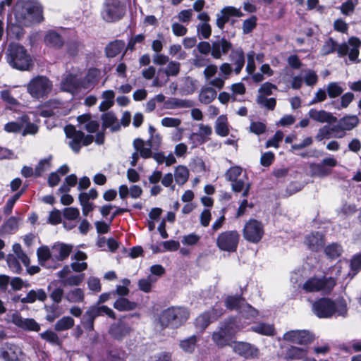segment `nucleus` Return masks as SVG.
<instances>
[{
	"label": "nucleus",
	"instance_id": "nucleus-1",
	"mask_svg": "<svg viewBox=\"0 0 361 361\" xmlns=\"http://www.w3.org/2000/svg\"><path fill=\"white\" fill-rule=\"evenodd\" d=\"M312 310L319 318H330L333 316L345 317L348 307L343 298L333 300L328 298H320L313 302Z\"/></svg>",
	"mask_w": 361,
	"mask_h": 361
},
{
	"label": "nucleus",
	"instance_id": "nucleus-2",
	"mask_svg": "<svg viewBox=\"0 0 361 361\" xmlns=\"http://www.w3.org/2000/svg\"><path fill=\"white\" fill-rule=\"evenodd\" d=\"M15 16L18 23L25 26L43 21V6L37 0L25 1L20 9H18Z\"/></svg>",
	"mask_w": 361,
	"mask_h": 361
},
{
	"label": "nucleus",
	"instance_id": "nucleus-3",
	"mask_svg": "<svg viewBox=\"0 0 361 361\" xmlns=\"http://www.w3.org/2000/svg\"><path fill=\"white\" fill-rule=\"evenodd\" d=\"M6 59L11 66L20 71H27L32 65L30 55L23 46L17 43L8 46Z\"/></svg>",
	"mask_w": 361,
	"mask_h": 361
},
{
	"label": "nucleus",
	"instance_id": "nucleus-4",
	"mask_svg": "<svg viewBox=\"0 0 361 361\" xmlns=\"http://www.w3.org/2000/svg\"><path fill=\"white\" fill-rule=\"evenodd\" d=\"M189 318L186 308L172 307L164 310L159 315V322L162 328H178Z\"/></svg>",
	"mask_w": 361,
	"mask_h": 361
},
{
	"label": "nucleus",
	"instance_id": "nucleus-5",
	"mask_svg": "<svg viewBox=\"0 0 361 361\" xmlns=\"http://www.w3.org/2000/svg\"><path fill=\"white\" fill-rule=\"evenodd\" d=\"M336 284V279L329 276H312L306 280L302 286V289L306 293L319 292L329 294Z\"/></svg>",
	"mask_w": 361,
	"mask_h": 361
},
{
	"label": "nucleus",
	"instance_id": "nucleus-6",
	"mask_svg": "<svg viewBox=\"0 0 361 361\" xmlns=\"http://www.w3.org/2000/svg\"><path fill=\"white\" fill-rule=\"evenodd\" d=\"M126 13V5L121 0H104L101 16L107 23L120 20Z\"/></svg>",
	"mask_w": 361,
	"mask_h": 361
},
{
	"label": "nucleus",
	"instance_id": "nucleus-7",
	"mask_svg": "<svg viewBox=\"0 0 361 361\" xmlns=\"http://www.w3.org/2000/svg\"><path fill=\"white\" fill-rule=\"evenodd\" d=\"M64 130L66 137L70 139L68 145L75 153L80 152L82 145L87 146L94 140L93 135H85L83 132L76 130L73 126H67Z\"/></svg>",
	"mask_w": 361,
	"mask_h": 361
},
{
	"label": "nucleus",
	"instance_id": "nucleus-8",
	"mask_svg": "<svg viewBox=\"0 0 361 361\" xmlns=\"http://www.w3.org/2000/svg\"><path fill=\"white\" fill-rule=\"evenodd\" d=\"M52 82L45 76H37L27 85V92L34 98L47 96L52 90Z\"/></svg>",
	"mask_w": 361,
	"mask_h": 361
},
{
	"label": "nucleus",
	"instance_id": "nucleus-9",
	"mask_svg": "<svg viewBox=\"0 0 361 361\" xmlns=\"http://www.w3.org/2000/svg\"><path fill=\"white\" fill-rule=\"evenodd\" d=\"M240 235L236 231H226L221 233L216 244L219 250L228 252H235L238 245Z\"/></svg>",
	"mask_w": 361,
	"mask_h": 361
},
{
	"label": "nucleus",
	"instance_id": "nucleus-10",
	"mask_svg": "<svg viewBox=\"0 0 361 361\" xmlns=\"http://www.w3.org/2000/svg\"><path fill=\"white\" fill-rule=\"evenodd\" d=\"M264 233L262 222L256 219H250L245 223L243 229V238L252 243H259Z\"/></svg>",
	"mask_w": 361,
	"mask_h": 361
},
{
	"label": "nucleus",
	"instance_id": "nucleus-11",
	"mask_svg": "<svg viewBox=\"0 0 361 361\" xmlns=\"http://www.w3.org/2000/svg\"><path fill=\"white\" fill-rule=\"evenodd\" d=\"M180 71V63L176 61H170L165 68H160L159 76L152 82V86L161 87L169 81V77L177 76Z\"/></svg>",
	"mask_w": 361,
	"mask_h": 361
},
{
	"label": "nucleus",
	"instance_id": "nucleus-12",
	"mask_svg": "<svg viewBox=\"0 0 361 361\" xmlns=\"http://www.w3.org/2000/svg\"><path fill=\"white\" fill-rule=\"evenodd\" d=\"M361 45V41L356 37H351L348 39V43H343L338 46L336 50L338 56L343 57L348 55L349 59L353 61H357L359 56V48Z\"/></svg>",
	"mask_w": 361,
	"mask_h": 361
},
{
	"label": "nucleus",
	"instance_id": "nucleus-13",
	"mask_svg": "<svg viewBox=\"0 0 361 361\" xmlns=\"http://www.w3.org/2000/svg\"><path fill=\"white\" fill-rule=\"evenodd\" d=\"M24 354L16 345L5 343L0 346V360L4 361H23Z\"/></svg>",
	"mask_w": 361,
	"mask_h": 361
},
{
	"label": "nucleus",
	"instance_id": "nucleus-14",
	"mask_svg": "<svg viewBox=\"0 0 361 361\" xmlns=\"http://www.w3.org/2000/svg\"><path fill=\"white\" fill-rule=\"evenodd\" d=\"M283 339L298 345H307L314 340V336L306 330H290L285 333Z\"/></svg>",
	"mask_w": 361,
	"mask_h": 361
},
{
	"label": "nucleus",
	"instance_id": "nucleus-15",
	"mask_svg": "<svg viewBox=\"0 0 361 361\" xmlns=\"http://www.w3.org/2000/svg\"><path fill=\"white\" fill-rule=\"evenodd\" d=\"M11 321L18 328L25 331L38 332L40 330V325L34 319L23 317L18 312L11 315Z\"/></svg>",
	"mask_w": 361,
	"mask_h": 361
},
{
	"label": "nucleus",
	"instance_id": "nucleus-16",
	"mask_svg": "<svg viewBox=\"0 0 361 361\" xmlns=\"http://www.w3.org/2000/svg\"><path fill=\"white\" fill-rule=\"evenodd\" d=\"M69 266L66 265L57 272L56 275L60 279L64 286H77L84 280V274H71Z\"/></svg>",
	"mask_w": 361,
	"mask_h": 361
},
{
	"label": "nucleus",
	"instance_id": "nucleus-17",
	"mask_svg": "<svg viewBox=\"0 0 361 361\" xmlns=\"http://www.w3.org/2000/svg\"><path fill=\"white\" fill-rule=\"evenodd\" d=\"M133 331V329L128 323L119 320L111 325L109 333L114 339L122 341L129 336Z\"/></svg>",
	"mask_w": 361,
	"mask_h": 361
},
{
	"label": "nucleus",
	"instance_id": "nucleus-18",
	"mask_svg": "<svg viewBox=\"0 0 361 361\" xmlns=\"http://www.w3.org/2000/svg\"><path fill=\"white\" fill-rule=\"evenodd\" d=\"M243 16V13L240 8L233 6H225L216 14V24L219 29L222 30L231 17L239 18Z\"/></svg>",
	"mask_w": 361,
	"mask_h": 361
},
{
	"label": "nucleus",
	"instance_id": "nucleus-19",
	"mask_svg": "<svg viewBox=\"0 0 361 361\" xmlns=\"http://www.w3.org/2000/svg\"><path fill=\"white\" fill-rule=\"evenodd\" d=\"M222 314V310L219 311L217 309L204 312L196 318L195 325L197 329L203 331L212 322L216 320Z\"/></svg>",
	"mask_w": 361,
	"mask_h": 361
},
{
	"label": "nucleus",
	"instance_id": "nucleus-20",
	"mask_svg": "<svg viewBox=\"0 0 361 361\" xmlns=\"http://www.w3.org/2000/svg\"><path fill=\"white\" fill-rule=\"evenodd\" d=\"M233 348L235 353L246 359L257 357L259 355V350L248 343H235Z\"/></svg>",
	"mask_w": 361,
	"mask_h": 361
},
{
	"label": "nucleus",
	"instance_id": "nucleus-21",
	"mask_svg": "<svg viewBox=\"0 0 361 361\" xmlns=\"http://www.w3.org/2000/svg\"><path fill=\"white\" fill-rule=\"evenodd\" d=\"M53 262H59L66 259L73 250V245L63 243H56L52 246Z\"/></svg>",
	"mask_w": 361,
	"mask_h": 361
},
{
	"label": "nucleus",
	"instance_id": "nucleus-22",
	"mask_svg": "<svg viewBox=\"0 0 361 361\" xmlns=\"http://www.w3.org/2000/svg\"><path fill=\"white\" fill-rule=\"evenodd\" d=\"M232 49V44L225 38L219 39L212 42V56L220 59L222 55H226Z\"/></svg>",
	"mask_w": 361,
	"mask_h": 361
},
{
	"label": "nucleus",
	"instance_id": "nucleus-23",
	"mask_svg": "<svg viewBox=\"0 0 361 361\" xmlns=\"http://www.w3.org/2000/svg\"><path fill=\"white\" fill-rule=\"evenodd\" d=\"M229 59L235 66L234 73L238 75L245 65V54L242 48L232 49L229 54Z\"/></svg>",
	"mask_w": 361,
	"mask_h": 361
},
{
	"label": "nucleus",
	"instance_id": "nucleus-24",
	"mask_svg": "<svg viewBox=\"0 0 361 361\" xmlns=\"http://www.w3.org/2000/svg\"><path fill=\"white\" fill-rule=\"evenodd\" d=\"M80 78L72 74L68 75L61 82V88L62 90L74 93L80 88H82L80 85Z\"/></svg>",
	"mask_w": 361,
	"mask_h": 361
},
{
	"label": "nucleus",
	"instance_id": "nucleus-25",
	"mask_svg": "<svg viewBox=\"0 0 361 361\" xmlns=\"http://www.w3.org/2000/svg\"><path fill=\"white\" fill-rule=\"evenodd\" d=\"M309 116L312 120L319 123H331L337 121V118L333 116L331 113L324 110H317L312 109L309 111Z\"/></svg>",
	"mask_w": 361,
	"mask_h": 361
},
{
	"label": "nucleus",
	"instance_id": "nucleus-26",
	"mask_svg": "<svg viewBox=\"0 0 361 361\" xmlns=\"http://www.w3.org/2000/svg\"><path fill=\"white\" fill-rule=\"evenodd\" d=\"M305 243L310 250L317 252L324 245V235L319 232L312 233L306 236Z\"/></svg>",
	"mask_w": 361,
	"mask_h": 361
},
{
	"label": "nucleus",
	"instance_id": "nucleus-27",
	"mask_svg": "<svg viewBox=\"0 0 361 361\" xmlns=\"http://www.w3.org/2000/svg\"><path fill=\"white\" fill-rule=\"evenodd\" d=\"M80 128L86 130L90 133H95L99 127L97 121L93 120L90 114L80 115L77 118Z\"/></svg>",
	"mask_w": 361,
	"mask_h": 361
},
{
	"label": "nucleus",
	"instance_id": "nucleus-28",
	"mask_svg": "<svg viewBox=\"0 0 361 361\" xmlns=\"http://www.w3.org/2000/svg\"><path fill=\"white\" fill-rule=\"evenodd\" d=\"M52 247L49 249L47 246H41L39 247L37 250V255L38 257V260L39 264L42 266L48 267V268H53L56 269L59 264H56L54 266H49L48 264L49 260L53 261V255H52Z\"/></svg>",
	"mask_w": 361,
	"mask_h": 361
},
{
	"label": "nucleus",
	"instance_id": "nucleus-29",
	"mask_svg": "<svg viewBox=\"0 0 361 361\" xmlns=\"http://www.w3.org/2000/svg\"><path fill=\"white\" fill-rule=\"evenodd\" d=\"M251 184L246 176L239 180L231 183V189L235 192H243L242 196L247 197L249 195Z\"/></svg>",
	"mask_w": 361,
	"mask_h": 361
},
{
	"label": "nucleus",
	"instance_id": "nucleus-30",
	"mask_svg": "<svg viewBox=\"0 0 361 361\" xmlns=\"http://www.w3.org/2000/svg\"><path fill=\"white\" fill-rule=\"evenodd\" d=\"M44 43L48 47L60 49L63 45V39L57 32L50 30L44 36Z\"/></svg>",
	"mask_w": 361,
	"mask_h": 361
},
{
	"label": "nucleus",
	"instance_id": "nucleus-31",
	"mask_svg": "<svg viewBox=\"0 0 361 361\" xmlns=\"http://www.w3.org/2000/svg\"><path fill=\"white\" fill-rule=\"evenodd\" d=\"M47 298V295L46 292L43 289L39 288L30 290L25 297L21 298L20 301L23 303H33L36 300L44 302L46 300Z\"/></svg>",
	"mask_w": 361,
	"mask_h": 361
},
{
	"label": "nucleus",
	"instance_id": "nucleus-32",
	"mask_svg": "<svg viewBox=\"0 0 361 361\" xmlns=\"http://www.w3.org/2000/svg\"><path fill=\"white\" fill-rule=\"evenodd\" d=\"M251 331L260 335L273 336L276 334L274 324L259 322L252 326Z\"/></svg>",
	"mask_w": 361,
	"mask_h": 361
},
{
	"label": "nucleus",
	"instance_id": "nucleus-33",
	"mask_svg": "<svg viewBox=\"0 0 361 361\" xmlns=\"http://www.w3.org/2000/svg\"><path fill=\"white\" fill-rule=\"evenodd\" d=\"M102 120L104 129L110 128L112 131H117L120 129L118 119L113 112L109 111L102 114Z\"/></svg>",
	"mask_w": 361,
	"mask_h": 361
},
{
	"label": "nucleus",
	"instance_id": "nucleus-34",
	"mask_svg": "<svg viewBox=\"0 0 361 361\" xmlns=\"http://www.w3.org/2000/svg\"><path fill=\"white\" fill-rule=\"evenodd\" d=\"M212 340L217 346L224 347L229 345L231 337L219 326V330L213 333Z\"/></svg>",
	"mask_w": 361,
	"mask_h": 361
},
{
	"label": "nucleus",
	"instance_id": "nucleus-35",
	"mask_svg": "<svg viewBox=\"0 0 361 361\" xmlns=\"http://www.w3.org/2000/svg\"><path fill=\"white\" fill-rule=\"evenodd\" d=\"M125 42L123 40H115L110 42L105 49L107 57L113 58L119 54L125 47Z\"/></svg>",
	"mask_w": 361,
	"mask_h": 361
},
{
	"label": "nucleus",
	"instance_id": "nucleus-36",
	"mask_svg": "<svg viewBox=\"0 0 361 361\" xmlns=\"http://www.w3.org/2000/svg\"><path fill=\"white\" fill-rule=\"evenodd\" d=\"M133 147L141 157L147 159L152 157L151 148L153 147H149L148 142L145 144L142 140L137 138L133 141Z\"/></svg>",
	"mask_w": 361,
	"mask_h": 361
},
{
	"label": "nucleus",
	"instance_id": "nucleus-37",
	"mask_svg": "<svg viewBox=\"0 0 361 361\" xmlns=\"http://www.w3.org/2000/svg\"><path fill=\"white\" fill-rule=\"evenodd\" d=\"M215 132L221 137H226L229 134V128L228 124L227 117L221 115L218 117L215 122Z\"/></svg>",
	"mask_w": 361,
	"mask_h": 361
},
{
	"label": "nucleus",
	"instance_id": "nucleus-38",
	"mask_svg": "<svg viewBox=\"0 0 361 361\" xmlns=\"http://www.w3.org/2000/svg\"><path fill=\"white\" fill-rule=\"evenodd\" d=\"M307 348L292 346L287 350L286 359L290 360H302L307 357Z\"/></svg>",
	"mask_w": 361,
	"mask_h": 361
},
{
	"label": "nucleus",
	"instance_id": "nucleus-39",
	"mask_svg": "<svg viewBox=\"0 0 361 361\" xmlns=\"http://www.w3.org/2000/svg\"><path fill=\"white\" fill-rule=\"evenodd\" d=\"M189 170L183 165L176 167L174 171V178L177 184L182 185L187 182L189 178Z\"/></svg>",
	"mask_w": 361,
	"mask_h": 361
},
{
	"label": "nucleus",
	"instance_id": "nucleus-40",
	"mask_svg": "<svg viewBox=\"0 0 361 361\" xmlns=\"http://www.w3.org/2000/svg\"><path fill=\"white\" fill-rule=\"evenodd\" d=\"M137 303L125 298H119L114 303V307L118 311H130L137 307Z\"/></svg>",
	"mask_w": 361,
	"mask_h": 361
},
{
	"label": "nucleus",
	"instance_id": "nucleus-41",
	"mask_svg": "<svg viewBox=\"0 0 361 361\" xmlns=\"http://www.w3.org/2000/svg\"><path fill=\"white\" fill-rule=\"evenodd\" d=\"M66 299L72 303L82 302L85 299L84 291L80 288L71 289L66 293Z\"/></svg>",
	"mask_w": 361,
	"mask_h": 361
},
{
	"label": "nucleus",
	"instance_id": "nucleus-42",
	"mask_svg": "<svg viewBox=\"0 0 361 361\" xmlns=\"http://www.w3.org/2000/svg\"><path fill=\"white\" fill-rule=\"evenodd\" d=\"M338 123L345 130H351L359 123V118L355 115L345 116L340 119Z\"/></svg>",
	"mask_w": 361,
	"mask_h": 361
},
{
	"label": "nucleus",
	"instance_id": "nucleus-43",
	"mask_svg": "<svg viewBox=\"0 0 361 361\" xmlns=\"http://www.w3.org/2000/svg\"><path fill=\"white\" fill-rule=\"evenodd\" d=\"M216 94L212 87L203 88L200 93L199 100L204 104H209L216 98Z\"/></svg>",
	"mask_w": 361,
	"mask_h": 361
},
{
	"label": "nucleus",
	"instance_id": "nucleus-44",
	"mask_svg": "<svg viewBox=\"0 0 361 361\" xmlns=\"http://www.w3.org/2000/svg\"><path fill=\"white\" fill-rule=\"evenodd\" d=\"M167 109H176V108H190L193 106V104L190 100L180 99L177 98H173L167 100L165 103Z\"/></svg>",
	"mask_w": 361,
	"mask_h": 361
},
{
	"label": "nucleus",
	"instance_id": "nucleus-45",
	"mask_svg": "<svg viewBox=\"0 0 361 361\" xmlns=\"http://www.w3.org/2000/svg\"><path fill=\"white\" fill-rule=\"evenodd\" d=\"M212 133V128L208 125L200 124L199 133H192L191 138L194 137H200V143H204L208 140V137Z\"/></svg>",
	"mask_w": 361,
	"mask_h": 361
},
{
	"label": "nucleus",
	"instance_id": "nucleus-46",
	"mask_svg": "<svg viewBox=\"0 0 361 361\" xmlns=\"http://www.w3.org/2000/svg\"><path fill=\"white\" fill-rule=\"evenodd\" d=\"M74 319L69 317H63L55 324L54 329L58 331H62L72 328L74 326Z\"/></svg>",
	"mask_w": 361,
	"mask_h": 361
},
{
	"label": "nucleus",
	"instance_id": "nucleus-47",
	"mask_svg": "<svg viewBox=\"0 0 361 361\" xmlns=\"http://www.w3.org/2000/svg\"><path fill=\"white\" fill-rule=\"evenodd\" d=\"M157 281V278L156 276L149 275L147 278L138 281V287L142 291L149 293L152 290V285L156 283Z\"/></svg>",
	"mask_w": 361,
	"mask_h": 361
},
{
	"label": "nucleus",
	"instance_id": "nucleus-48",
	"mask_svg": "<svg viewBox=\"0 0 361 361\" xmlns=\"http://www.w3.org/2000/svg\"><path fill=\"white\" fill-rule=\"evenodd\" d=\"M66 53L70 56H75L83 49V45L78 40H70L66 44Z\"/></svg>",
	"mask_w": 361,
	"mask_h": 361
},
{
	"label": "nucleus",
	"instance_id": "nucleus-49",
	"mask_svg": "<svg viewBox=\"0 0 361 361\" xmlns=\"http://www.w3.org/2000/svg\"><path fill=\"white\" fill-rule=\"evenodd\" d=\"M44 310L46 312L45 318L48 322H54L56 318H58L61 315V312L57 304L45 305Z\"/></svg>",
	"mask_w": 361,
	"mask_h": 361
},
{
	"label": "nucleus",
	"instance_id": "nucleus-50",
	"mask_svg": "<svg viewBox=\"0 0 361 361\" xmlns=\"http://www.w3.org/2000/svg\"><path fill=\"white\" fill-rule=\"evenodd\" d=\"M220 326L231 337L240 330V328L236 324L235 319L233 318L228 319L221 323Z\"/></svg>",
	"mask_w": 361,
	"mask_h": 361
},
{
	"label": "nucleus",
	"instance_id": "nucleus-51",
	"mask_svg": "<svg viewBox=\"0 0 361 361\" xmlns=\"http://www.w3.org/2000/svg\"><path fill=\"white\" fill-rule=\"evenodd\" d=\"M245 302V300L241 298L230 296L226 300V305L230 310H236L240 312Z\"/></svg>",
	"mask_w": 361,
	"mask_h": 361
},
{
	"label": "nucleus",
	"instance_id": "nucleus-52",
	"mask_svg": "<svg viewBox=\"0 0 361 361\" xmlns=\"http://www.w3.org/2000/svg\"><path fill=\"white\" fill-rule=\"evenodd\" d=\"M97 76V70H90L87 74L83 78H80V85H82V88L87 89L91 87L96 81Z\"/></svg>",
	"mask_w": 361,
	"mask_h": 361
},
{
	"label": "nucleus",
	"instance_id": "nucleus-53",
	"mask_svg": "<svg viewBox=\"0 0 361 361\" xmlns=\"http://www.w3.org/2000/svg\"><path fill=\"white\" fill-rule=\"evenodd\" d=\"M197 337L196 336H191L190 337L180 341V346L182 350L186 353H192L194 351Z\"/></svg>",
	"mask_w": 361,
	"mask_h": 361
},
{
	"label": "nucleus",
	"instance_id": "nucleus-54",
	"mask_svg": "<svg viewBox=\"0 0 361 361\" xmlns=\"http://www.w3.org/2000/svg\"><path fill=\"white\" fill-rule=\"evenodd\" d=\"M257 103L263 107H265L268 110H274L276 105V101L275 98H267L264 95H258L256 99Z\"/></svg>",
	"mask_w": 361,
	"mask_h": 361
},
{
	"label": "nucleus",
	"instance_id": "nucleus-55",
	"mask_svg": "<svg viewBox=\"0 0 361 361\" xmlns=\"http://www.w3.org/2000/svg\"><path fill=\"white\" fill-rule=\"evenodd\" d=\"M25 190L23 189L18 192H16L14 195H13L11 197H10L4 207V213L6 215H9L12 212V209L13 208V206L16 201L20 197V196L24 193Z\"/></svg>",
	"mask_w": 361,
	"mask_h": 361
},
{
	"label": "nucleus",
	"instance_id": "nucleus-56",
	"mask_svg": "<svg viewBox=\"0 0 361 361\" xmlns=\"http://www.w3.org/2000/svg\"><path fill=\"white\" fill-rule=\"evenodd\" d=\"M326 91L330 98H336L343 93V89L338 82H331L328 84Z\"/></svg>",
	"mask_w": 361,
	"mask_h": 361
},
{
	"label": "nucleus",
	"instance_id": "nucleus-57",
	"mask_svg": "<svg viewBox=\"0 0 361 361\" xmlns=\"http://www.w3.org/2000/svg\"><path fill=\"white\" fill-rule=\"evenodd\" d=\"M169 54L178 60H183L187 56L186 52L183 50L182 47L178 44L171 45L169 49Z\"/></svg>",
	"mask_w": 361,
	"mask_h": 361
},
{
	"label": "nucleus",
	"instance_id": "nucleus-58",
	"mask_svg": "<svg viewBox=\"0 0 361 361\" xmlns=\"http://www.w3.org/2000/svg\"><path fill=\"white\" fill-rule=\"evenodd\" d=\"M243 169L241 167L237 166H232L226 171L225 173L226 179L231 183L239 180L240 178H238L241 175Z\"/></svg>",
	"mask_w": 361,
	"mask_h": 361
},
{
	"label": "nucleus",
	"instance_id": "nucleus-59",
	"mask_svg": "<svg viewBox=\"0 0 361 361\" xmlns=\"http://www.w3.org/2000/svg\"><path fill=\"white\" fill-rule=\"evenodd\" d=\"M78 178L75 174H71L65 178V183L59 188L60 192H68L70 191V188L76 185Z\"/></svg>",
	"mask_w": 361,
	"mask_h": 361
},
{
	"label": "nucleus",
	"instance_id": "nucleus-60",
	"mask_svg": "<svg viewBox=\"0 0 361 361\" xmlns=\"http://www.w3.org/2000/svg\"><path fill=\"white\" fill-rule=\"evenodd\" d=\"M197 34L203 39H209L212 35V27L209 23H200L197 25Z\"/></svg>",
	"mask_w": 361,
	"mask_h": 361
},
{
	"label": "nucleus",
	"instance_id": "nucleus-61",
	"mask_svg": "<svg viewBox=\"0 0 361 361\" xmlns=\"http://www.w3.org/2000/svg\"><path fill=\"white\" fill-rule=\"evenodd\" d=\"M240 314L245 319H250L255 318L258 314V311L247 302H245L243 308L240 309Z\"/></svg>",
	"mask_w": 361,
	"mask_h": 361
},
{
	"label": "nucleus",
	"instance_id": "nucleus-62",
	"mask_svg": "<svg viewBox=\"0 0 361 361\" xmlns=\"http://www.w3.org/2000/svg\"><path fill=\"white\" fill-rule=\"evenodd\" d=\"M94 319L93 316L87 310L82 317L81 324L86 331H92L94 330Z\"/></svg>",
	"mask_w": 361,
	"mask_h": 361
},
{
	"label": "nucleus",
	"instance_id": "nucleus-63",
	"mask_svg": "<svg viewBox=\"0 0 361 361\" xmlns=\"http://www.w3.org/2000/svg\"><path fill=\"white\" fill-rule=\"evenodd\" d=\"M257 18L255 16H252L250 18L245 20L243 23V32L248 34L251 32L257 26Z\"/></svg>",
	"mask_w": 361,
	"mask_h": 361
},
{
	"label": "nucleus",
	"instance_id": "nucleus-64",
	"mask_svg": "<svg viewBox=\"0 0 361 361\" xmlns=\"http://www.w3.org/2000/svg\"><path fill=\"white\" fill-rule=\"evenodd\" d=\"M19 218L11 216L4 224L3 229L6 233H12L18 228Z\"/></svg>",
	"mask_w": 361,
	"mask_h": 361
}]
</instances>
